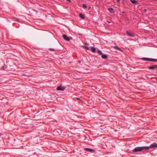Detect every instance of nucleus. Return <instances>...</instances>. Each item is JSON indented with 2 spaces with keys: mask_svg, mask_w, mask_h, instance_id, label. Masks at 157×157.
<instances>
[{
  "mask_svg": "<svg viewBox=\"0 0 157 157\" xmlns=\"http://www.w3.org/2000/svg\"><path fill=\"white\" fill-rule=\"evenodd\" d=\"M142 59L144 60L152 62L157 61V59H152L148 58H142Z\"/></svg>",
  "mask_w": 157,
  "mask_h": 157,
  "instance_id": "1",
  "label": "nucleus"
},
{
  "mask_svg": "<svg viewBox=\"0 0 157 157\" xmlns=\"http://www.w3.org/2000/svg\"><path fill=\"white\" fill-rule=\"evenodd\" d=\"M147 68L149 69L154 71L157 69V65H154L151 66H149L147 67Z\"/></svg>",
  "mask_w": 157,
  "mask_h": 157,
  "instance_id": "2",
  "label": "nucleus"
},
{
  "mask_svg": "<svg viewBox=\"0 0 157 157\" xmlns=\"http://www.w3.org/2000/svg\"><path fill=\"white\" fill-rule=\"evenodd\" d=\"M143 150L142 147H136L132 150V151L134 152L140 151Z\"/></svg>",
  "mask_w": 157,
  "mask_h": 157,
  "instance_id": "3",
  "label": "nucleus"
},
{
  "mask_svg": "<svg viewBox=\"0 0 157 157\" xmlns=\"http://www.w3.org/2000/svg\"><path fill=\"white\" fill-rule=\"evenodd\" d=\"M63 38L66 40L67 41H69L70 40V39H72L71 37H68L65 34L63 35Z\"/></svg>",
  "mask_w": 157,
  "mask_h": 157,
  "instance_id": "4",
  "label": "nucleus"
},
{
  "mask_svg": "<svg viewBox=\"0 0 157 157\" xmlns=\"http://www.w3.org/2000/svg\"><path fill=\"white\" fill-rule=\"evenodd\" d=\"M66 89V87L64 86H63L60 85V86H58L56 90H58L63 91Z\"/></svg>",
  "mask_w": 157,
  "mask_h": 157,
  "instance_id": "5",
  "label": "nucleus"
},
{
  "mask_svg": "<svg viewBox=\"0 0 157 157\" xmlns=\"http://www.w3.org/2000/svg\"><path fill=\"white\" fill-rule=\"evenodd\" d=\"M151 148H157V143H154L150 145Z\"/></svg>",
  "mask_w": 157,
  "mask_h": 157,
  "instance_id": "6",
  "label": "nucleus"
},
{
  "mask_svg": "<svg viewBox=\"0 0 157 157\" xmlns=\"http://www.w3.org/2000/svg\"><path fill=\"white\" fill-rule=\"evenodd\" d=\"M84 149L85 150H86L87 151L90 152H91L92 153L95 151V150H93L92 149L90 148L85 147L84 148Z\"/></svg>",
  "mask_w": 157,
  "mask_h": 157,
  "instance_id": "7",
  "label": "nucleus"
},
{
  "mask_svg": "<svg viewBox=\"0 0 157 157\" xmlns=\"http://www.w3.org/2000/svg\"><path fill=\"white\" fill-rule=\"evenodd\" d=\"M126 34L128 36H130L134 37L135 36V35H134V34H133L132 33H129V31H126Z\"/></svg>",
  "mask_w": 157,
  "mask_h": 157,
  "instance_id": "8",
  "label": "nucleus"
},
{
  "mask_svg": "<svg viewBox=\"0 0 157 157\" xmlns=\"http://www.w3.org/2000/svg\"><path fill=\"white\" fill-rule=\"evenodd\" d=\"M113 48L115 49H117V50L119 51H123V50L121 49L120 48L118 47L117 46H115L113 47Z\"/></svg>",
  "mask_w": 157,
  "mask_h": 157,
  "instance_id": "9",
  "label": "nucleus"
},
{
  "mask_svg": "<svg viewBox=\"0 0 157 157\" xmlns=\"http://www.w3.org/2000/svg\"><path fill=\"white\" fill-rule=\"evenodd\" d=\"M101 57L104 59H106L108 58V56L107 55L102 54L101 55Z\"/></svg>",
  "mask_w": 157,
  "mask_h": 157,
  "instance_id": "10",
  "label": "nucleus"
},
{
  "mask_svg": "<svg viewBox=\"0 0 157 157\" xmlns=\"http://www.w3.org/2000/svg\"><path fill=\"white\" fill-rule=\"evenodd\" d=\"M108 10L110 13H113L114 12L113 9L112 8H108Z\"/></svg>",
  "mask_w": 157,
  "mask_h": 157,
  "instance_id": "11",
  "label": "nucleus"
},
{
  "mask_svg": "<svg viewBox=\"0 0 157 157\" xmlns=\"http://www.w3.org/2000/svg\"><path fill=\"white\" fill-rule=\"evenodd\" d=\"M7 68V66L6 64H4L2 67V69L4 70H6Z\"/></svg>",
  "mask_w": 157,
  "mask_h": 157,
  "instance_id": "12",
  "label": "nucleus"
},
{
  "mask_svg": "<svg viewBox=\"0 0 157 157\" xmlns=\"http://www.w3.org/2000/svg\"><path fill=\"white\" fill-rule=\"evenodd\" d=\"M130 1L132 3L134 4L135 5H136L138 3V2L135 0H130Z\"/></svg>",
  "mask_w": 157,
  "mask_h": 157,
  "instance_id": "13",
  "label": "nucleus"
},
{
  "mask_svg": "<svg viewBox=\"0 0 157 157\" xmlns=\"http://www.w3.org/2000/svg\"><path fill=\"white\" fill-rule=\"evenodd\" d=\"M142 147L143 148V150L144 149H148L151 148L150 145L149 146H143Z\"/></svg>",
  "mask_w": 157,
  "mask_h": 157,
  "instance_id": "14",
  "label": "nucleus"
},
{
  "mask_svg": "<svg viewBox=\"0 0 157 157\" xmlns=\"http://www.w3.org/2000/svg\"><path fill=\"white\" fill-rule=\"evenodd\" d=\"M91 50L93 52L95 53L96 52V48L93 47H91Z\"/></svg>",
  "mask_w": 157,
  "mask_h": 157,
  "instance_id": "15",
  "label": "nucleus"
},
{
  "mask_svg": "<svg viewBox=\"0 0 157 157\" xmlns=\"http://www.w3.org/2000/svg\"><path fill=\"white\" fill-rule=\"evenodd\" d=\"M79 16L80 17V18H81L82 19H83L85 18V17L84 15L82 14H81V13L79 14Z\"/></svg>",
  "mask_w": 157,
  "mask_h": 157,
  "instance_id": "16",
  "label": "nucleus"
},
{
  "mask_svg": "<svg viewBox=\"0 0 157 157\" xmlns=\"http://www.w3.org/2000/svg\"><path fill=\"white\" fill-rule=\"evenodd\" d=\"M82 47L83 48L86 49L87 50H90V48L88 46H82Z\"/></svg>",
  "mask_w": 157,
  "mask_h": 157,
  "instance_id": "17",
  "label": "nucleus"
},
{
  "mask_svg": "<svg viewBox=\"0 0 157 157\" xmlns=\"http://www.w3.org/2000/svg\"><path fill=\"white\" fill-rule=\"evenodd\" d=\"M98 53L100 55H101V56L103 54L102 52L100 50H98Z\"/></svg>",
  "mask_w": 157,
  "mask_h": 157,
  "instance_id": "18",
  "label": "nucleus"
},
{
  "mask_svg": "<svg viewBox=\"0 0 157 157\" xmlns=\"http://www.w3.org/2000/svg\"><path fill=\"white\" fill-rule=\"evenodd\" d=\"M82 7H83V8H87L85 4H82Z\"/></svg>",
  "mask_w": 157,
  "mask_h": 157,
  "instance_id": "19",
  "label": "nucleus"
},
{
  "mask_svg": "<svg viewBox=\"0 0 157 157\" xmlns=\"http://www.w3.org/2000/svg\"><path fill=\"white\" fill-rule=\"evenodd\" d=\"M49 50L50 51H55V49H53V48H50L49 49Z\"/></svg>",
  "mask_w": 157,
  "mask_h": 157,
  "instance_id": "20",
  "label": "nucleus"
},
{
  "mask_svg": "<svg viewBox=\"0 0 157 157\" xmlns=\"http://www.w3.org/2000/svg\"><path fill=\"white\" fill-rule=\"evenodd\" d=\"M117 1V2L118 3H120V0H116Z\"/></svg>",
  "mask_w": 157,
  "mask_h": 157,
  "instance_id": "21",
  "label": "nucleus"
},
{
  "mask_svg": "<svg viewBox=\"0 0 157 157\" xmlns=\"http://www.w3.org/2000/svg\"><path fill=\"white\" fill-rule=\"evenodd\" d=\"M67 1H68L69 2H71V0H67Z\"/></svg>",
  "mask_w": 157,
  "mask_h": 157,
  "instance_id": "22",
  "label": "nucleus"
},
{
  "mask_svg": "<svg viewBox=\"0 0 157 157\" xmlns=\"http://www.w3.org/2000/svg\"><path fill=\"white\" fill-rule=\"evenodd\" d=\"M75 98L78 100H79V98Z\"/></svg>",
  "mask_w": 157,
  "mask_h": 157,
  "instance_id": "23",
  "label": "nucleus"
},
{
  "mask_svg": "<svg viewBox=\"0 0 157 157\" xmlns=\"http://www.w3.org/2000/svg\"><path fill=\"white\" fill-rule=\"evenodd\" d=\"M144 11H147V10H146V9H145V10H144Z\"/></svg>",
  "mask_w": 157,
  "mask_h": 157,
  "instance_id": "24",
  "label": "nucleus"
},
{
  "mask_svg": "<svg viewBox=\"0 0 157 157\" xmlns=\"http://www.w3.org/2000/svg\"><path fill=\"white\" fill-rule=\"evenodd\" d=\"M108 22L109 23H110V21H108Z\"/></svg>",
  "mask_w": 157,
  "mask_h": 157,
  "instance_id": "25",
  "label": "nucleus"
},
{
  "mask_svg": "<svg viewBox=\"0 0 157 157\" xmlns=\"http://www.w3.org/2000/svg\"><path fill=\"white\" fill-rule=\"evenodd\" d=\"M1 134L0 133V136L1 135Z\"/></svg>",
  "mask_w": 157,
  "mask_h": 157,
  "instance_id": "26",
  "label": "nucleus"
}]
</instances>
